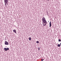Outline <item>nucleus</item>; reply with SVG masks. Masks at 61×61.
Segmentation results:
<instances>
[{
    "label": "nucleus",
    "instance_id": "f257e3e1",
    "mask_svg": "<svg viewBox=\"0 0 61 61\" xmlns=\"http://www.w3.org/2000/svg\"><path fill=\"white\" fill-rule=\"evenodd\" d=\"M42 24L43 25V26H45L46 25V24H47V21L46 20L45 18L44 17L42 18Z\"/></svg>",
    "mask_w": 61,
    "mask_h": 61
},
{
    "label": "nucleus",
    "instance_id": "f03ea898",
    "mask_svg": "<svg viewBox=\"0 0 61 61\" xmlns=\"http://www.w3.org/2000/svg\"><path fill=\"white\" fill-rule=\"evenodd\" d=\"M5 45H9L8 42L6 41H5Z\"/></svg>",
    "mask_w": 61,
    "mask_h": 61
},
{
    "label": "nucleus",
    "instance_id": "7ed1b4c3",
    "mask_svg": "<svg viewBox=\"0 0 61 61\" xmlns=\"http://www.w3.org/2000/svg\"><path fill=\"white\" fill-rule=\"evenodd\" d=\"M13 31L14 33H15V34H16V30L14 29L13 30Z\"/></svg>",
    "mask_w": 61,
    "mask_h": 61
},
{
    "label": "nucleus",
    "instance_id": "20e7f679",
    "mask_svg": "<svg viewBox=\"0 0 61 61\" xmlns=\"http://www.w3.org/2000/svg\"><path fill=\"white\" fill-rule=\"evenodd\" d=\"M8 2H5V5H8Z\"/></svg>",
    "mask_w": 61,
    "mask_h": 61
},
{
    "label": "nucleus",
    "instance_id": "39448f33",
    "mask_svg": "<svg viewBox=\"0 0 61 61\" xmlns=\"http://www.w3.org/2000/svg\"><path fill=\"white\" fill-rule=\"evenodd\" d=\"M51 26V22L50 21V27Z\"/></svg>",
    "mask_w": 61,
    "mask_h": 61
},
{
    "label": "nucleus",
    "instance_id": "423d86ee",
    "mask_svg": "<svg viewBox=\"0 0 61 61\" xmlns=\"http://www.w3.org/2000/svg\"><path fill=\"white\" fill-rule=\"evenodd\" d=\"M8 0H4L5 3V2H8Z\"/></svg>",
    "mask_w": 61,
    "mask_h": 61
},
{
    "label": "nucleus",
    "instance_id": "0eeeda50",
    "mask_svg": "<svg viewBox=\"0 0 61 61\" xmlns=\"http://www.w3.org/2000/svg\"><path fill=\"white\" fill-rule=\"evenodd\" d=\"M4 50H5V51H7V49H6V48H4Z\"/></svg>",
    "mask_w": 61,
    "mask_h": 61
},
{
    "label": "nucleus",
    "instance_id": "6e6552de",
    "mask_svg": "<svg viewBox=\"0 0 61 61\" xmlns=\"http://www.w3.org/2000/svg\"><path fill=\"white\" fill-rule=\"evenodd\" d=\"M57 46H58V47H60V46H61L60 44H58Z\"/></svg>",
    "mask_w": 61,
    "mask_h": 61
},
{
    "label": "nucleus",
    "instance_id": "1a4fd4ad",
    "mask_svg": "<svg viewBox=\"0 0 61 61\" xmlns=\"http://www.w3.org/2000/svg\"><path fill=\"white\" fill-rule=\"evenodd\" d=\"M29 40H31V38L29 37Z\"/></svg>",
    "mask_w": 61,
    "mask_h": 61
},
{
    "label": "nucleus",
    "instance_id": "9d476101",
    "mask_svg": "<svg viewBox=\"0 0 61 61\" xmlns=\"http://www.w3.org/2000/svg\"><path fill=\"white\" fill-rule=\"evenodd\" d=\"M6 49L7 51V50H9V48H7Z\"/></svg>",
    "mask_w": 61,
    "mask_h": 61
},
{
    "label": "nucleus",
    "instance_id": "9b49d317",
    "mask_svg": "<svg viewBox=\"0 0 61 61\" xmlns=\"http://www.w3.org/2000/svg\"><path fill=\"white\" fill-rule=\"evenodd\" d=\"M36 43L37 44H38L39 43V41H36Z\"/></svg>",
    "mask_w": 61,
    "mask_h": 61
},
{
    "label": "nucleus",
    "instance_id": "f8f14e48",
    "mask_svg": "<svg viewBox=\"0 0 61 61\" xmlns=\"http://www.w3.org/2000/svg\"><path fill=\"white\" fill-rule=\"evenodd\" d=\"M58 41H59V42H61V40L60 39H59Z\"/></svg>",
    "mask_w": 61,
    "mask_h": 61
},
{
    "label": "nucleus",
    "instance_id": "ddd939ff",
    "mask_svg": "<svg viewBox=\"0 0 61 61\" xmlns=\"http://www.w3.org/2000/svg\"><path fill=\"white\" fill-rule=\"evenodd\" d=\"M38 50H39V51L40 50V48H38Z\"/></svg>",
    "mask_w": 61,
    "mask_h": 61
},
{
    "label": "nucleus",
    "instance_id": "4468645a",
    "mask_svg": "<svg viewBox=\"0 0 61 61\" xmlns=\"http://www.w3.org/2000/svg\"><path fill=\"white\" fill-rule=\"evenodd\" d=\"M44 60L43 59H42L41 60V61H43V60Z\"/></svg>",
    "mask_w": 61,
    "mask_h": 61
},
{
    "label": "nucleus",
    "instance_id": "2eb2a0df",
    "mask_svg": "<svg viewBox=\"0 0 61 61\" xmlns=\"http://www.w3.org/2000/svg\"><path fill=\"white\" fill-rule=\"evenodd\" d=\"M5 6H6V5H5Z\"/></svg>",
    "mask_w": 61,
    "mask_h": 61
}]
</instances>
